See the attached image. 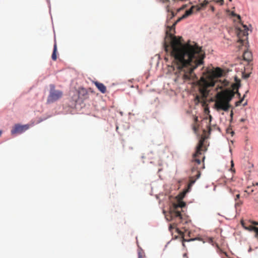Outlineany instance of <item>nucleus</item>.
I'll return each instance as SVG.
<instances>
[{
  "label": "nucleus",
  "instance_id": "obj_1",
  "mask_svg": "<svg viewBox=\"0 0 258 258\" xmlns=\"http://www.w3.org/2000/svg\"><path fill=\"white\" fill-rule=\"evenodd\" d=\"M199 8L192 6L185 11L182 17L179 18L171 26H168L166 34L169 36L170 42L164 43V50L169 52L171 60V68L174 71L177 79L184 82L190 80L195 77L194 70L204 63L205 52L197 44H184L181 37H177L171 33L174 31L175 25L181 20L198 12Z\"/></svg>",
  "mask_w": 258,
  "mask_h": 258
},
{
  "label": "nucleus",
  "instance_id": "obj_2",
  "mask_svg": "<svg viewBox=\"0 0 258 258\" xmlns=\"http://www.w3.org/2000/svg\"><path fill=\"white\" fill-rule=\"evenodd\" d=\"M224 74V71L220 68H217L214 70L209 71L204 73L199 82L201 96L197 95L196 101L198 103L205 101L209 95V88L214 86L217 78L223 76Z\"/></svg>",
  "mask_w": 258,
  "mask_h": 258
},
{
  "label": "nucleus",
  "instance_id": "obj_3",
  "mask_svg": "<svg viewBox=\"0 0 258 258\" xmlns=\"http://www.w3.org/2000/svg\"><path fill=\"white\" fill-rule=\"evenodd\" d=\"M204 138L202 137L196 147V152L193 154L191 162V175L189 178V186H192L196 180L201 176V170L204 168V161L205 156L203 155V152H205L207 149L204 146L205 141Z\"/></svg>",
  "mask_w": 258,
  "mask_h": 258
},
{
  "label": "nucleus",
  "instance_id": "obj_4",
  "mask_svg": "<svg viewBox=\"0 0 258 258\" xmlns=\"http://www.w3.org/2000/svg\"><path fill=\"white\" fill-rule=\"evenodd\" d=\"M185 206L184 202L179 201L177 203H173L170 207L169 211L165 214L166 220L172 222L169 227V230L171 232L175 229L179 234H181L182 232L176 227L178 224L187 222V217L181 213V209Z\"/></svg>",
  "mask_w": 258,
  "mask_h": 258
},
{
  "label": "nucleus",
  "instance_id": "obj_5",
  "mask_svg": "<svg viewBox=\"0 0 258 258\" xmlns=\"http://www.w3.org/2000/svg\"><path fill=\"white\" fill-rule=\"evenodd\" d=\"M233 90L226 89L218 92L216 96L215 106L217 110L227 111L230 107V102L234 97Z\"/></svg>",
  "mask_w": 258,
  "mask_h": 258
},
{
  "label": "nucleus",
  "instance_id": "obj_6",
  "mask_svg": "<svg viewBox=\"0 0 258 258\" xmlns=\"http://www.w3.org/2000/svg\"><path fill=\"white\" fill-rule=\"evenodd\" d=\"M62 95L61 91L55 90V86L51 84L50 85L49 94L47 97V102L48 103H53L61 98Z\"/></svg>",
  "mask_w": 258,
  "mask_h": 258
},
{
  "label": "nucleus",
  "instance_id": "obj_7",
  "mask_svg": "<svg viewBox=\"0 0 258 258\" xmlns=\"http://www.w3.org/2000/svg\"><path fill=\"white\" fill-rule=\"evenodd\" d=\"M243 29L240 28L238 29L237 37H238V41L242 45L247 40L248 36V28L246 25H242Z\"/></svg>",
  "mask_w": 258,
  "mask_h": 258
},
{
  "label": "nucleus",
  "instance_id": "obj_8",
  "mask_svg": "<svg viewBox=\"0 0 258 258\" xmlns=\"http://www.w3.org/2000/svg\"><path fill=\"white\" fill-rule=\"evenodd\" d=\"M241 223L243 227L249 231H254L255 233V237L258 239V228L254 226L253 225H258V223L256 222H253L251 223L252 224H248L246 222H245L243 221H241Z\"/></svg>",
  "mask_w": 258,
  "mask_h": 258
},
{
  "label": "nucleus",
  "instance_id": "obj_9",
  "mask_svg": "<svg viewBox=\"0 0 258 258\" xmlns=\"http://www.w3.org/2000/svg\"><path fill=\"white\" fill-rule=\"evenodd\" d=\"M29 126L28 124H15L11 130V134L13 135L16 134H21L26 131V130H27L29 128Z\"/></svg>",
  "mask_w": 258,
  "mask_h": 258
},
{
  "label": "nucleus",
  "instance_id": "obj_10",
  "mask_svg": "<svg viewBox=\"0 0 258 258\" xmlns=\"http://www.w3.org/2000/svg\"><path fill=\"white\" fill-rule=\"evenodd\" d=\"M243 57L244 60L249 62L252 60V53L250 51L245 50L243 54Z\"/></svg>",
  "mask_w": 258,
  "mask_h": 258
},
{
  "label": "nucleus",
  "instance_id": "obj_11",
  "mask_svg": "<svg viewBox=\"0 0 258 258\" xmlns=\"http://www.w3.org/2000/svg\"><path fill=\"white\" fill-rule=\"evenodd\" d=\"M94 84L102 93H105L106 92V88L103 84L98 82H95Z\"/></svg>",
  "mask_w": 258,
  "mask_h": 258
},
{
  "label": "nucleus",
  "instance_id": "obj_12",
  "mask_svg": "<svg viewBox=\"0 0 258 258\" xmlns=\"http://www.w3.org/2000/svg\"><path fill=\"white\" fill-rule=\"evenodd\" d=\"M56 51H57L56 44H55L54 45L53 50V52H52V56H51L52 59L53 60H56L57 59Z\"/></svg>",
  "mask_w": 258,
  "mask_h": 258
},
{
  "label": "nucleus",
  "instance_id": "obj_13",
  "mask_svg": "<svg viewBox=\"0 0 258 258\" xmlns=\"http://www.w3.org/2000/svg\"><path fill=\"white\" fill-rule=\"evenodd\" d=\"M166 10L168 13H170L168 16V18H169L170 19H172L174 16V12L170 9L169 6L166 7Z\"/></svg>",
  "mask_w": 258,
  "mask_h": 258
},
{
  "label": "nucleus",
  "instance_id": "obj_14",
  "mask_svg": "<svg viewBox=\"0 0 258 258\" xmlns=\"http://www.w3.org/2000/svg\"><path fill=\"white\" fill-rule=\"evenodd\" d=\"M240 86V81H236V83L233 84L232 85V87L233 88V90H237L239 87Z\"/></svg>",
  "mask_w": 258,
  "mask_h": 258
},
{
  "label": "nucleus",
  "instance_id": "obj_15",
  "mask_svg": "<svg viewBox=\"0 0 258 258\" xmlns=\"http://www.w3.org/2000/svg\"><path fill=\"white\" fill-rule=\"evenodd\" d=\"M242 204V202L240 200H238L237 201H235V209L237 210L238 208L241 207Z\"/></svg>",
  "mask_w": 258,
  "mask_h": 258
},
{
  "label": "nucleus",
  "instance_id": "obj_16",
  "mask_svg": "<svg viewBox=\"0 0 258 258\" xmlns=\"http://www.w3.org/2000/svg\"><path fill=\"white\" fill-rule=\"evenodd\" d=\"M192 130L195 133H197L198 130V126L197 124H194L192 126Z\"/></svg>",
  "mask_w": 258,
  "mask_h": 258
},
{
  "label": "nucleus",
  "instance_id": "obj_17",
  "mask_svg": "<svg viewBox=\"0 0 258 258\" xmlns=\"http://www.w3.org/2000/svg\"><path fill=\"white\" fill-rule=\"evenodd\" d=\"M228 84H229L228 82L226 80H224L223 81V82L222 83V85L221 86H220V87L222 88V87L227 86L228 85Z\"/></svg>",
  "mask_w": 258,
  "mask_h": 258
},
{
  "label": "nucleus",
  "instance_id": "obj_18",
  "mask_svg": "<svg viewBox=\"0 0 258 258\" xmlns=\"http://www.w3.org/2000/svg\"><path fill=\"white\" fill-rule=\"evenodd\" d=\"M216 3L219 4L221 6L224 4V0H213Z\"/></svg>",
  "mask_w": 258,
  "mask_h": 258
},
{
  "label": "nucleus",
  "instance_id": "obj_19",
  "mask_svg": "<svg viewBox=\"0 0 258 258\" xmlns=\"http://www.w3.org/2000/svg\"><path fill=\"white\" fill-rule=\"evenodd\" d=\"M244 96H245V95L243 96V98H244ZM243 100V98H242L241 100H240L239 101L236 102L235 103L236 106H238L240 105V104L242 103Z\"/></svg>",
  "mask_w": 258,
  "mask_h": 258
},
{
  "label": "nucleus",
  "instance_id": "obj_20",
  "mask_svg": "<svg viewBox=\"0 0 258 258\" xmlns=\"http://www.w3.org/2000/svg\"><path fill=\"white\" fill-rule=\"evenodd\" d=\"M239 197H240V194H237L234 199L235 201H237L239 200Z\"/></svg>",
  "mask_w": 258,
  "mask_h": 258
},
{
  "label": "nucleus",
  "instance_id": "obj_21",
  "mask_svg": "<svg viewBox=\"0 0 258 258\" xmlns=\"http://www.w3.org/2000/svg\"><path fill=\"white\" fill-rule=\"evenodd\" d=\"M198 121V118L197 116L194 117V124H197V122Z\"/></svg>",
  "mask_w": 258,
  "mask_h": 258
},
{
  "label": "nucleus",
  "instance_id": "obj_22",
  "mask_svg": "<svg viewBox=\"0 0 258 258\" xmlns=\"http://www.w3.org/2000/svg\"><path fill=\"white\" fill-rule=\"evenodd\" d=\"M208 4V2L206 0H205L204 1L203 3L202 4V6H206Z\"/></svg>",
  "mask_w": 258,
  "mask_h": 258
},
{
  "label": "nucleus",
  "instance_id": "obj_23",
  "mask_svg": "<svg viewBox=\"0 0 258 258\" xmlns=\"http://www.w3.org/2000/svg\"><path fill=\"white\" fill-rule=\"evenodd\" d=\"M232 15L237 16L238 19H240V16L239 15H236L235 14L232 13Z\"/></svg>",
  "mask_w": 258,
  "mask_h": 258
},
{
  "label": "nucleus",
  "instance_id": "obj_24",
  "mask_svg": "<svg viewBox=\"0 0 258 258\" xmlns=\"http://www.w3.org/2000/svg\"><path fill=\"white\" fill-rule=\"evenodd\" d=\"M233 111L232 110L230 112V117L231 118V119L233 117Z\"/></svg>",
  "mask_w": 258,
  "mask_h": 258
},
{
  "label": "nucleus",
  "instance_id": "obj_25",
  "mask_svg": "<svg viewBox=\"0 0 258 258\" xmlns=\"http://www.w3.org/2000/svg\"><path fill=\"white\" fill-rule=\"evenodd\" d=\"M185 241H186L185 239L183 238V240H182V245L183 246H185V245H184V242Z\"/></svg>",
  "mask_w": 258,
  "mask_h": 258
},
{
  "label": "nucleus",
  "instance_id": "obj_26",
  "mask_svg": "<svg viewBox=\"0 0 258 258\" xmlns=\"http://www.w3.org/2000/svg\"><path fill=\"white\" fill-rule=\"evenodd\" d=\"M231 167H233L234 166V163H233V160H231Z\"/></svg>",
  "mask_w": 258,
  "mask_h": 258
},
{
  "label": "nucleus",
  "instance_id": "obj_27",
  "mask_svg": "<svg viewBox=\"0 0 258 258\" xmlns=\"http://www.w3.org/2000/svg\"><path fill=\"white\" fill-rule=\"evenodd\" d=\"M138 258H143L141 254H139Z\"/></svg>",
  "mask_w": 258,
  "mask_h": 258
},
{
  "label": "nucleus",
  "instance_id": "obj_28",
  "mask_svg": "<svg viewBox=\"0 0 258 258\" xmlns=\"http://www.w3.org/2000/svg\"><path fill=\"white\" fill-rule=\"evenodd\" d=\"M255 202L258 204V198L255 199Z\"/></svg>",
  "mask_w": 258,
  "mask_h": 258
},
{
  "label": "nucleus",
  "instance_id": "obj_29",
  "mask_svg": "<svg viewBox=\"0 0 258 258\" xmlns=\"http://www.w3.org/2000/svg\"><path fill=\"white\" fill-rule=\"evenodd\" d=\"M236 93H237V95H238L239 96H240V94L238 92V91H237H237H236Z\"/></svg>",
  "mask_w": 258,
  "mask_h": 258
},
{
  "label": "nucleus",
  "instance_id": "obj_30",
  "mask_svg": "<svg viewBox=\"0 0 258 258\" xmlns=\"http://www.w3.org/2000/svg\"><path fill=\"white\" fill-rule=\"evenodd\" d=\"M192 240H194L193 239H190L187 240V241H192Z\"/></svg>",
  "mask_w": 258,
  "mask_h": 258
},
{
  "label": "nucleus",
  "instance_id": "obj_31",
  "mask_svg": "<svg viewBox=\"0 0 258 258\" xmlns=\"http://www.w3.org/2000/svg\"><path fill=\"white\" fill-rule=\"evenodd\" d=\"M212 10L213 11H214V8L213 7H212Z\"/></svg>",
  "mask_w": 258,
  "mask_h": 258
},
{
  "label": "nucleus",
  "instance_id": "obj_32",
  "mask_svg": "<svg viewBox=\"0 0 258 258\" xmlns=\"http://www.w3.org/2000/svg\"><path fill=\"white\" fill-rule=\"evenodd\" d=\"M244 121V119H241V121L243 122Z\"/></svg>",
  "mask_w": 258,
  "mask_h": 258
},
{
  "label": "nucleus",
  "instance_id": "obj_33",
  "mask_svg": "<svg viewBox=\"0 0 258 258\" xmlns=\"http://www.w3.org/2000/svg\"><path fill=\"white\" fill-rule=\"evenodd\" d=\"M2 131H0V136H1V135H2Z\"/></svg>",
  "mask_w": 258,
  "mask_h": 258
},
{
  "label": "nucleus",
  "instance_id": "obj_34",
  "mask_svg": "<svg viewBox=\"0 0 258 258\" xmlns=\"http://www.w3.org/2000/svg\"><path fill=\"white\" fill-rule=\"evenodd\" d=\"M246 104H247V103H246V102H245V103L243 104V105H244V106H245V105H246Z\"/></svg>",
  "mask_w": 258,
  "mask_h": 258
},
{
  "label": "nucleus",
  "instance_id": "obj_35",
  "mask_svg": "<svg viewBox=\"0 0 258 258\" xmlns=\"http://www.w3.org/2000/svg\"><path fill=\"white\" fill-rule=\"evenodd\" d=\"M246 78H248V77H249V75H246Z\"/></svg>",
  "mask_w": 258,
  "mask_h": 258
},
{
  "label": "nucleus",
  "instance_id": "obj_36",
  "mask_svg": "<svg viewBox=\"0 0 258 258\" xmlns=\"http://www.w3.org/2000/svg\"><path fill=\"white\" fill-rule=\"evenodd\" d=\"M256 185H258V182L256 183Z\"/></svg>",
  "mask_w": 258,
  "mask_h": 258
},
{
  "label": "nucleus",
  "instance_id": "obj_37",
  "mask_svg": "<svg viewBox=\"0 0 258 258\" xmlns=\"http://www.w3.org/2000/svg\"><path fill=\"white\" fill-rule=\"evenodd\" d=\"M166 2H169V0H165Z\"/></svg>",
  "mask_w": 258,
  "mask_h": 258
},
{
  "label": "nucleus",
  "instance_id": "obj_38",
  "mask_svg": "<svg viewBox=\"0 0 258 258\" xmlns=\"http://www.w3.org/2000/svg\"><path fill=\"white\" fill-rule=\"evenodd\" d=\"M230 2H232V0H229Z\"/></svg>",
  "mask_w": 258,
  "mask_h": 258
}]
</instances>
